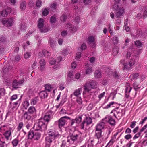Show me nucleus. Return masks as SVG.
Segmentation results:
<instances>
[{
    "label": "nucleus",
    "mask_w": 147,
    "mask_h": 147,
    "mask_svg": "<svg viewBox=\"0 0 147 147\" xmlns=\"http://www.w3.org/2000/svg\"><path fill=\"white\" fill-rule=\"evenodd\" d=\"M52 113L51 110L48 111L44 115L43 119L41 118L38 122L35 123L34 127L35 130H40L41 131H45L47 129V125L44 121L49 122L51 118Z\"/></svg>",
    "instance_id": "obj_1"
},
{
    "label": "nucleus",
    "mask_w": 147,
    "mask_h": 147,
    "mask_svg": "<svg viewBox=\"0 0 147 147\" xmlns=\"http://www.w3.org/2000/svg\"><path fill=\"white\" fill-rule=\"evenodd\" d=\"M49 134L45 138V140L47 143H51L53 140L57 138H60L61 136L57 131L52 129L49 130Z\"/></svg>",
    "instance_id": "obj_2"
},
{
    "label": "nucleus",
    "mask_w": 147,
    "mask_h": 147,
    "mask_svg": "<svg viewBox=\"0 0 147 147\" xmlns=\"http://www.w3.org/2000/svg\"><path fill=\"white\" fill-rule=\"evenodd\" d=\"M0 21L3 25L9 28L13 25L14 23V18L10 17L7 19H1Z\"/></svg>",
    "instance_id": "obj_3"
},
{
    "label": "nucleus",
    "mask_w": 147,
    "mask_h": 147,
    "mask_svg": "<svg viewBox=\"0 0 147 147\" xmlns=\"http://www.w3.org/2000/svg\"><path fill=\"white\" fill-rule=\"evenodd\" d=\"M38 27L41 33H45L49 30L47 28L44 27V20L42 18H40L39 19Z\"/></svg>",
    "instance_id": "obj_4"
},
{
    "label": "nucleus",
    "mask_w": 147,
    "mask_h": 147,
    "mask_svg": "<svg viewBox=\"0 0 147 147\" xmlns=\"http://www.w3.org/2000/svg\"><path fill=\"white\" fill-rule=\"evenodd\" d=\"M136 57L133 56L131 57V58L130 59L128 63H125L124 65V67L123 69H129L135 63Z\"/></svg>",
    "instance_id": "obj_5"
},
{
    "label": "nucleus",
    "mask_w": 147,
    "mask_h": 147,
    "mask_svg": "<svg viewBox=\"0 0 147 147\" xmlns=\"http://www.w3.org/2000/svg\"><path fill=\"white\" fill-rule=\"evenodd\" d=\"M92 123V120L91 118L90 117H86L80 124L81 129H84L85 125H88L91 124Z\"/></svg>",
    "instance_id": "obj_6"
},
{
    "label": "nucleus",
    "mask_w": 147,
    "mask_h": 147,
    "mask_svg": "<svg viewBox=\"0 0 147 147\" xmlns=\"http://www.w3.org/2000/svg\"><path fill=\"white\" fill-rule=\"evenodd\" d=\"M78 137V135L77 134H70L69 136L67 137V142L69 144H73V142L76 140Z\"/></svg>",
    "instance_id": "obj_7"
},
{
    "label": "nucleus",
    "mask_w": 147,
    "mask_h": 147,
    "mask_svg": "<svg viewBox=\"0 0 147 147\" xmlns=\"http://www.w3.org/2000/svg\"><path fill=\"white\" fill-rule=\"evenodd\" d=\"M118 108L119 107H118L112 110L111 113H114V116L116 118H117V117L115 113H116L117 115L118 116V117L119 118L122 116V115L121 113L122 112L123 110L120 109V110H118Z\"/></svg>",
    "instance_id": "obj_8"
},
{
    "label": "nucleus",
    "mask_w": 147,
    "mask_h": 147,
    "mask_svg": "<svg viewBox=\"0 0 147 147\" xmlns=\"http://www.w3.org/2000/svg\"><path fill=\"white\" fill-rule=\"evenodd\" d=\"M103 121L108 122L110 124L112 125H115V120L110 116L106 117L103 119Z\"/></svg>",
    "instance_id": "obj_9"
},
{
    "label": "nucleus",
    "mask_w": 147,
    "mask_h": 147,
    "mask_svg": "<svg viewBox=\"0 0 147 147\" xmlns=\"http://www.w3.org/2000/svg\"><path fill=\"white\" fill-rule=\"evenodd\" d=\"M82 115H81L76 117L75 119H73L71 121V126H72L75 123L79 124L80 123L82 120Z\"/></svg>",
    "instance_id": "obj_10"
},
{
    "label": "nucleus",
    "mask_w": 147,
    "mask_h": 147,
    "mask_svg": "<svg viewBox=\"0 0 147 147\" xmlns=\"http://www.w3.org/2000/svg\"><path fill=\"white\" fill-rule=\"evenodd\" d=\"M31 115L27 111L25 112L22 116V119L25 121H29L31 119Z\"/></svg>",
    "instance_id": "obj_11"
},
{
    "label": "nucleus",
    "mask_w": 147,
    "mask_h": 147,
    "mask_svg": "<svg viewBox=\"0 0 147 147\" xmlns=\"http://www.w3.org/2000/svg\"><path fill=\"white\" fill-rule=\"evenodd\" d=\"M125 13L124 9L123 8H120L118 10V11L115 13V16L117 18L121 16Z\"/></svg>",
    "instance_id": "obj_12"
},
{
    "label": "nucleus",
    "mask_w": 147,
    "mask_h": 147,
    "mask_svg": "<svg viewBox=\"0 0 147 147\" xmlns=\"http://www.w3.org/2000/svg\"><path fill=\"white\" fill-rule=\"evenodd\" d=\"M102 131L99 130H96L95 136L98 140V143H100L101 142V138L102 136L101 135Z\"/></svg>",
    "instance_id": "obj_13"
},
{
    "label": "nucleus",
    "mask_w": 147,
    "mask_h": 147,
    "mask_svg": "<svg viewBox=\"0 0 147 147\" xmlns=\"http://www.w3.org/2000/svg\"><path fill=\"white\" fill-rule=\"evenodd\" d=\"M82 91V88H79L78 89L74 91V94H72L71 95L70 97L72 98L73 96H74L78 97L79 95L81 94Z\"/></svg>",
    "instance_id": "obj_14"
},
{
    "label": "nucleus",
    "mask_w": 147,
    "mask_h": 147,
    "mask_svg": "<svg viewBox=\"0 0 147 147\" xmlns=\"http://www.w3.org/2000/svg\"><path fill=\"white\" fill-rule=\"evenodd\" d=\"M39 63L40 64V70L42 71L45 68V66L46 65L45 61L44 59H42L40 60Z\"/></svg>",
    "instance_id": "obj_15"
},
{
    "label": "nucleus",
    "mask_w": 147,
    "mask_h": 147,
    "mask_svg": "<svg viewBox=\"0 0 147 147\" xmlns=\"http://www.w3.org/2000/svg\"><path fill=\"white\" fill-rule=\"evenodd\" d=\"M27 112L30 115L35 114L36 112V110L34 107L31 106L29 108Z\"/></svg>",
    "instance_id": "obj_16"
},
{
    "label": "nucleus",
    "mask_w": 147,
    "mask_h": 147,
    "mask_svg": "<svg viewBox=\"0 0 147 147\" xmlns=\"http://www.w3.org/2000/svg\"><path fill=\"white\" fill-rule=\"evenodd\" d=\"M85 92H89L92 89L88 82L85 83L83 86Z\"/></svg>",
    "instance_id": "obj_17"
},
{
    "label": "nucleus",
    "mask_w": 147,
    "mask_h": 147,
    "mask_svg": "<svg viewBox=\"0 0 147 147\" xmlns=\"http://www.w3.org/2000/svg\"><path fill=\"white\" fill-rule=\"evenodd\" d=\"M104 124L103 122H101L98 124L96 126V130L102 131V129L104 128Z\"/></svg>",
    "instance_id": "obj_18"
},
{
    "label": "nucleus",
    "mask_w": 147,
    "mask_h": 147,
    "mask_svg": "<svg viewBox=\"0 0 147 147\" xmlns=\"http://www.w3.org/2000/svg\"><path fill=\"white\" fill-rule=\"evenodd\" d=\"M65 122L66 120L63 119V118H61L58 121V125L59 127L61 128V127L63 126L65 124Z\"/></svg>",
    "instance_id": "obj_19"
},
{
    "label": "nucleus",
    "mask_w": 147,
    "mask_h": 147,
    "mask_svg": "<svg viewBox=\"0 0 147 147\" xmlns=\"http://www.w3.org/2000/svg\"><path fill=\"white\" fill-rule=\"evenodd\" d=\"M87 82L92 89L94 88L97 86V83L94 81L91 80Z\"/></svg>",
    "instance_id": "obj_20"
},
{
    "label": "nucleus",
    "mask_w": 147,
    "mask_h": 147,
    "mask_svg": "<svg viewBox=\"0 0 147 147\" xmlns=\"http://www.w3.org/2000/svg\"><path fill=\"white\" fill-rule=\"evenodd\" d=\"M41 136V134L37 132H34V136L33 139L34 140H39Z\"/></svg>",
    "instance_id": "obj_21"
},
{
    "label": "nucleus",
    "mask_w": 147,
    "mask_h": 147,
    "mask_svg": "<svg viewBox=\"0 0 147 147\" xmlns=\"http://www.w3.org/2000/svg\"><path fill=\"white\" fill-rule=\"evenodd\" d=\"M67 26L69 28H71V30L72 31L73 33H74L76 32L77 30V29L76 27H72V25L70 23H68L67 24Z\"/></svg>",
    "instance_id": "obj_22"
},
{
    "label": "nucleus",
    "mask_w": 147,
    "mask_h": 147,
    "mask_svg": "<svg viewBox=\"0 0 147 147\" xmlns=\"http://www.w3.org/2000/svg\"><path fill=\"white\" fill-rule=\"evenodd\" d=\"M11 132L10 130H8L6 131L4 134V135L6 139L8 140L9 139V137L11 135Z\"/></svg>",
    "instance_id": "obj_23"
},
{
    "label": "nucleus",
    "mask_w": 147,
    "mask_h": 147,
    "mask_svg": "<svg viewBox=\"0 0 147 147\" xmlns=\"http://www.w3.org/2000/svg\"><path fill=\"white\" fill-rule=\"evenodd\" d=\"M94 76L97 78H101L102 77L101 72L98 70L96 71L94 73Z\"/></svg>",
    "instance_id": "obj_24"
},
{
    "label": "nucleus",
    "mask_w": 147,
    "mask_h": 147,
    "mask_svg": "<svg viewBox=\"0 0 147 147\" xmlns=\"http://www.w3.org/2000/svg\"><path fill=\"white\" fill-rule=\"evenodd\" d=\"M49 42L50 44V46L52 47L53 48L54 47L55 41L53 39L51 38H50L49 39Z\"/></svg>",
    "instance_id": "obj_25"
},
{
    "label": "nucleus",
    "mask_w": 147,
    "mask_h": 147,
    "mask_svg": "<svg viewBox=\"0 0 147 147\" xmlns=\"http://www.w3.org/2000/svg\"><path fill=\"white\" fill-rule=\"evenodd\" d=\"M39 95L41 98H45L47 97L48 96L47 93L45 91L41 92Z\"/></svg>",
    "instance_id": "obj_26"
},
{
    "label": "nucleus",
    "mask_w": 147,
    "mask_h": 147,
    "mask_svg": "<svg viewBox=\"0 0 147 147\" xmlns=\"http://www.w3.org/2000/svg\"><path fill=\"white\" fill-rule=\"evenodd\" d=\"M12 85L14 88L16 89L18 88L19 85L17 80H15L13 81Z\"/></svg>",
    "instance_id": "obj_27"
},
{
    "label": "nucleus",
    "mask_w": 147,
    "mask_h": 147,
    "mask_svg": "<svg viewBox=\"0 0 147 147\" xmlns=\"http://www.w3.org/2000/svg\"><path fill=\"white\" fill-rule=\"evenodd\" d=\"M131 90V88L129 87V84L127 83L125 89V93H129Z\"/></svg>",
    "instance_id": "obj_28"
},
{
    "label": "nucleus",
    "mask_w": 147,
    "mask_h": 147,
    "mask_svg": "<svg viewBox=\"0 0 147 147\" xmlns=\"http://www.w3.org/2000/svg\"><path fill=\"white\" fill-rule=\"evenodd\" d=\"M113 77L116 79H119L120 78V76L116 71H115L113 74Z\"/></svg>",
    "instance_id": "obj_29"
},
{
    "label": "nucleus",
    "mask_w": 147,
    "mask_h": 147,
    "mask_svg": "<svg viewBox=\"0 0 147 147\" xmlns=\"http://www.w3.org/2000/svg\"><path fill=\"white\" fill-rule=\"evenodd\" d=\"M34 132H33L32 131H30L28 133V138L30 139H32L33 138L34 135Z\"/></svg>",
    "instance_id": "obj_30"
},
{
    "label": "nucleus",
    "mask_w": 147,
    "mask_h": 147,
    "mask_svg": "<svg viewBox=\"0 0 147 147\" xmlns=\"http://www.w3.org/2000/svg\"><path fill=\"white\" fill-rule=\"evenodd\" d=\"M119 51L118 47H117L114 48L113 50V54L114 55H116L118 53Z\"/></svg>",
    "instance_id": "obj_31"
},
{
    "label": "nucleus",
    "mask_w": 147,
    "mask_h": 147,
    "mask_svg": "<svg viewBox=\"0 0 147 147\" xmlns=\"http://www.w3.org/2000/svg\"><path fill=\"white\" fill-rule=\"evenodd\" d=\"M26 3L25 1L22 2L20 4V8L22 10H24L26 8Z\"/></svg>",
    "instance_id": "obj_32"
},
{
    "label": "nucleus",
    "mask_w": 147,
    "mask_h": 147,
    "mask_svg": "<svg viewBox=\"0 0 147 147\" xmlns=\"http://www.w3.org/2000/svg\"><path fill=\"white\" fill-rule=\"evenodd\" d=\"M143 7L144 11L142 16L144 18H145L147 17V6H146Z\"/></svg>",
    "instance_id": "obj_33"
},
{
    "label": "nucleus",
    "mask_w": 147,
    "mask_h": 147,
    "mask_svg": "<svg viewBox=\"0 0 147 147\" xmlns=\"http://www.w3.org/2000/svg\"><path fill=\"white\" fill-rule=\"evenodd\" d=\"M29 105V103L28 101L26 100L24 102L23 104V106L25 109H27V107Z\"/></svg>",
    "instance_id": "obj_34"
},
{
    "label": "nucleus",
    "mask_w": 147,
    "mask_h": 147,
    "mask_svg": "<svg viewBox=\"0 0 147 147\" xmlns=\"http://www.w3.org/2000/svg\"><path fill=\"white\" fill-rule=\"evenodd\" d=\"M42 53L45 57H48L50 56V54L48 51H47V50H43Z\"/></svg>",
    "instance_id": "obj_35"
},
{
    "label": "nucleus",
    "mask_w": 147,
    "mask_h": 147,
    "mask_svg": "<svg viewBox=\"0 0 147 147\" xmlns=\"http://www.w3.org/2000/svg\"><path fill=\"white\" fill-rule=\"evenodd\" d=\"M18 143V140L17 139H14L12 142V143L14 147L16 146Z\"/></svg>",
    "instance_id": "obj_36"
},
{
    "label": "nucleus",
    "mask_w": 147,
    "mask_h": 147,
    "mask_svg": "<svg viewBox=\"0 0 147 147\" xmlns=\"http://www.w3.org/2000/svg\"><path fill=\"white\" fill-rule=\"evenodd\" d=\"M94 37L92 36H90L88 38V43L90 44L92 43H94Z\"/></svg>",
    "instance_id": "obj_37"
},
{
    "label": "nucleus",
    "mask_w": 147,
    "mask_h": 147,
    "mask_svg": "<svg viewBox=\"0 0 147 147\" xmlns=\"http://www.w3.org/2000/svg\"><path fill=\"white\" fill-rule=\"evenodd\" d=\"M0 15L3 17H6L8 15V14L5 10H3L0 13Z\"/></svg>",
    "instance_id": "obj_38"
},
{
    "label": "nucleus",
    "mask_w": 147,
    "mask_h": 147,
    "mask_svg": "<svg viewBox=\"0 0 147 147\" xmlns=\"http://www.w3.org/2000/svg\"><path fill=\"white\" fill-rule=\"evenodd\" d=\"M8 71V68L5 67H4L2 69V76H3V75H4V74H6V73H7Z\"/></svg>",
    "instance_id": "obj_39"
},
{
    "label": "nucleus",
    "mask_w": 147,
    "mask_h": 147,
    "mask_svg": "<svg viewBox=\"0 0 147 147\" xmlns=\"http://www.w3.org/2000/svg\"><path fill=\"white\" fill-rule=\"evenodd\" d=\"M68 78H69V80H71L73 79L74 75L73 72H69L68 73V75L67 76Z\"/></svg>",
    "instance_id": "obj_40"
},
{
    "label": "nucleus",
    "mask_w": 147,
    "mask_h": 147,
    "mask_svg": "<svg viewBox=\"0 0 147 147\" xmlns=\"http://www.w3.org/2000/svg\"><path fill=\"white\" fill-rule=\"evenodd\" d=\"M49 11V10H48L47 8H45L42 11L43 15L45 16H46L48 14Z\"/></svg>",
    "instance_id": "obj_41"
},
{
    "label": "nucleus",
    "mask_w": 147,
    "mask_h": 147,
    "mask_svg": "<svg viewBox=\"0 0 147 147\" xmlns=\"http://www.w3.org/2000/svg\"><path fill=\"white\" fill-rule=\"evenodd\" d=\"M31 56V52H27L24 54V57L25 59L29 58Z\"/></svg>",
    "instance_id": "obj_42"
},
{
    "label": "nucleus",
    "mask_w": 147,
    "mask_h": 147,
    "mask_svg": "<svg viewBox=\"0 0 147 147\" xmlns=\"http://www.w3.org/2000/svg\"><path fill=\"white\" fill-rule=\"evenodd\" d=\"M56 21V17L54 16H51L50 18V22L51 23H55Z\"/></svg>",
    "instance_id": "obj_43"
},
{
    "label": "nucleus",
    "mask_w": 147,
    "mask_h": 147,
    "mask_svg": "<svg viewBox=\"0 0 147 147\" xmlns=\"http://www.w3.org/2000/svg\"><path fill=\"white\" fill-rule=\"evenodd\" d=\"M23 124L22 122H20L18 125L17 128L18 131H19L22 128L23 126Z\"/></svg>",
    "instance_id": "obj_44"
},
{
    "label": "nucleus",
    "mask_w": 147,
    "mask_h": 147,
    "mask_svg": "<svg viewBox=\"0 0 147 147\" xmlns=\"http://www.w3.org/2000/svg\"><path fill=\"white\" fill-rule=\"evenodd\" d=\"M86 45L84 43L82 45L81 48H78V50H79L80 49L82 50H85L86 49Z\"/></svg>",
    "instance_id": "obj_45"
},
{
    "label": "nucleus",
    "mask_w": 147,
    "mask_h": 147,
    "mask_svg": "<svg viewBox=\"0 0 147 147\" xmlns=\"http://www.w3.org/2000/svg\"><path fill=\"white\" fill-rule=\"evenodd\" d=\"M66 16L65 15L63 14L61 17L60 19L61 21L63 22H64L66 21Z\"/></svg>",
    "instance_id": "obj_46"
},
{
    "label": "nucleus",
    "mask_w": 147,
    "mask_h": 147,
    "mask_svg": "<svg viewBox=\"0 0 147 147\" xmlns=\"http://www.w3.org/2000/svg\"><path fill=\"white\" fill-rule=\"evenodd\" d=\"M113 41L114 44H116L118 43V38L116 37H114L113 38Z\"/></svg>",
    "instance_id": "obj_47"
},
{
    "label": "nucleus",
    "mask_w": 147,
    "mask_h": 147,
    "mask_svg": "<svg viewBox=\"0 0 147 147\" xmlns=\"http://www.w3.org/2000/svg\"><path fill=\"white\" fill-rule=\"evenodd\" d=\"M92 71V69L91 68H88L86 71V73L87 74H90Z\"/></svg>",
    "instance_id": "obj_48"
},
{
    "label": "nucleus",
    "mask_w": 147,
    "mask_h": 147,
    "mask_svg": "<svg viewBox=\"0 0 147 147\" xmlns=\"http://www.w3.org/2000/svg\"><path fill=\"white\" fill-rule=\"evenodd\" d=\"M42 4V2L41 1L39 0H37L36 2V6L38 7H40Z\"/></svg>",
    "instance_id": "obj_49"
},
{
    "label": "nucleus",
    "mask_w": 147,
    "mask_h": 147,
    "mask_svg": "<svg viewBox=\"0 0 147 147\" xmlns=\"http://www.w3.org/2000/svg\"><path fill=\"white\" fill-rule=\"evenodd\" d=\"M45 89L48 92H49L51 91V86L50 85L46 84L45 85Z\"/></svg>",
    "instance_id": "obj_50"
},
{
    "label": "nucleus",
    "mask_w": 147,
    "mask_h": 147,
    "mask_svg": "<svg viewBox=\"0 0 147 147\" xmlns=\"http://www.w3.org/2000/svg\"><path fill=\"white\" fill-rule=\"evenodd\" d=\"M135 44L136 46L141 47L142 44V43L139 41H136L135 42Z\"/></svg>",
    "instance_id": "obj_51"
},
{
    "label": "nucleus",
    "mask_w": 147,
    "mask_h": 147,
    "mask_svg": "<svg viewBox=\"0 0 147 147\" xmlns=\"http://www.w3.org/2000/svg\"><path fill=\"white\" fill-rule=\"evenodd\" d=\"M56 62V61L54 59L51 58L49 61V63L51 65L54 64Z\"/></svg>",
    "instance_id": "obj_52"
},
{
    "label": "nucleus",
    "mask_w": 147,
    "mask_h": 147,
    "mask_svg": "<svg viewBox=\"0 0 147 147\" xmlns=\"http://www.w3.org/2000/svg\"><path fill=\"white\" fill-rule=\"evenodd\" d=\"M61 147H67L66 145V142L65 140H63Z\"/></svg>",
    "instance_id": "obj_53"
},
{
    "label": "nucleus",
    "mask_w": 147,
    "mask_h": 147,
    "mask_svg": "<svg viewBox=\"0 0 147 147\" xmlns=\"http://www.w3.org/2000/svg\"><path fill=\"white\" fill-rule=\"evenodd\" d=\"M132 75V78L133 79H137L139 76V74L137 73L133 74Z\"/></svg>",
    "instance_id": "obj_54"
},
{
    "label": "nucleus",
    "mask_w": 147,
    "mask_h": 147,
    "mask_svg": "<svg viewBox=\"0 0 147 147\" xmlns=\"http://www.w3.org/2000/svg\"><path fill=\"white\" fill-rule=\"evenodd\" d=\"M80 17L78 16H77L75 17V21L76 23L77 24L79 23L80 21Z\"/></svg>",
    "instance_id": "obj_55"
},
{
    "label": "nucleus",
    "mask_w": 147,
    "mask_h": 147,
    "mask_svg": "<svg viewBox=\"0 0 147 147\" xmlns=\"http://www.w3.org/2000/svg\"><path fill=\"white\" fill-rule=\"evenodd\" d=\"M76 101L78 104L80 105L82 104V101L81 97L78 98L76 100Z\"/></svg>",
    "instance_id": "obj_56"
},
{
    "label": "nucleus",
    "mask_w": 147,
    "mask_h": 147,
    "mask_svg": "<svg viewBox=\"0 0 147 147\" xmlns=\"http://www.w3.org/2000/svg\"><path fill=\"white\" fill-rule=\"evenodd\" d=\"M5 90L3 88L0 87V95H4V94Z\"/></svg>",
    "instance_id": "obj_57"
},
{
    "label": "nucleus",
    "mask_w": 147,
    "mask_h": 147,
    "mask_svg": "<svg viewBox=\"0 0 147 147\" xmlns=\"http://www.w3.org/2000/svg\"><path fill=\"white\" fill-rule=\"evenodd\" d=\"M37 101L35 99H32L31 101V104L32 105H34L36 104Z\"/></svg>",
    "instance_id": "obj_58"
},
{
    "label": "nucleus",
    "mask_w": 147,
    "mask_h": 147,
    "mask_svg": "<svg viewBox=\"0 0 147 147\" xmlns=\"http://www.w3.org/2000/svg\"><path fill=\"white\" fill-rule=\"evenodd\" d=\"M114 103L115 102H110L109 104H108L106 106V107H105V108L107 109L110 107L111 106L113 105Z\"/></svg>",
    "instance_id": "obj_59"
},
{
    "label": "nucleus",
    "mask_w": 147,
    "mask_h": 147,
    "mask_svg": "<svg viewBox=\"0 0 147 147\" xmlns=\"http://www.w3.org/2000/svg\"><path fill=\"white\" fill-rule=\"evenodd\" d=\"M91 0H84L83 2L85 5H87L90 3Z\"/></svg>",
    "instance_id": "obj_60"
},
{
    "label": "nucleus",
    "mask_w": 147,
    "mask_h": 147,
    "mask_svg": "<svg viewBox=\"0 0 147 147\" xmlns=\"http://www.w3.org/2000/svg\"><path fill=\"white\" fill-rule=\"evenodd\" d=\"M140 132H138V133L136 134L133 138V139L134 140L136 138H138L140 136Z\"/></svg>",
    "instance_id": "obj_61"
},
{
    "label": "nucleus",
    "mask_w": 147,
    "mask_h": 147,
    "mask_svg": "<svg viewBox=\"0 0 147 147\" xmlns=\"http://www.w3.org/2000/svg\"><path fill=\"white\" fill-rule=\"evenodd\" d=\"M136 121H133L132 122L130 125V127L132 128H134L136 125Z\"/></svg>",
    "instance_id": "obj_62"
},
{
    "label": "nucleus",
    "mask_w": 147,
    "mask_h": 147,
    "mask_svg": "<svg viewBox=\"0 0 147 147\" xmlns=\"http://www.w3.org/2000/svg\"><path fill=\"white\" fill-rule=\"evenodd\" d=\"M124 137L125 139L128 140L131 138L132 137V136L131 135L129 134L125 135Z\"/></svg>",
    "instance_id": "obj_63"
},
{
    "label": "nucleus",
    "mask_w": 147,
    "mask_h": 147,
    "mask_svg": "<svg viewBox=\"0 0 147 147\" xmlns=\"http://www.w3.org/2000/svg\"><path fill=\"white\" fill-rule=\"evenodd\" d=\"M6 41V38L4 36H2L0 38V41L1 42H5Z\"/></svg>",
    "instance_id": "obj_64"
}]
</instances>
